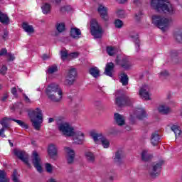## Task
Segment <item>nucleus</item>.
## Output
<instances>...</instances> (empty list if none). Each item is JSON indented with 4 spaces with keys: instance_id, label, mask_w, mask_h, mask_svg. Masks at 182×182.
<instances>
[{
    "instance_id": "e433bc0d",
    "label": "nucleus",
    "mask_w": 182,
    "mask_h": 182,
    "mask_svg": "<svg viewBox=\"0 0 182 182\" xmlns=\"http://www.w3.org/2000/svg\"><path fill=\"white\" fill-rule=\"evenodd\" d=\"M60 55H61V59L63 60H66V59H68V58H70V54H68V51L66 50H62L60 52Z\"/></svg>"
},
{
    "instance_id": "4468645a",
    "label": "nucleus",
    "mask_w": 182,
    "mask_h": 182,
    "mask_svg": "<svg viewBox=\"0 0 182 182\" xmlns=\"http://www.w3.org/2000/svg\"><path fill=\"white\" fill-rule=\"evenodd\" d=\"M13 154L14 156H16L21 161H23L28 167H31V164H29V160L28 159V155H26V152L24 151H21L18 149H15L13 150Z\"/></svg>"
},
{
    "instance_id": "7c9ffc66",
    "label": "nucleus",
    "mask_w": 182,
    "mask_h": 182,
    "mask_svg": "<svg viewBox=\"0 0 182 182\" xmlns=\"http://www.w3.org/2000/svg\"><path fill=\"white\" fill-rule=\"evenodd\" d=\"M0 22L1 23L8 24L9 23V18H8L6 14L0 12Z\"/></svg>"
},
{
    "instance_id": "72a5a7b5",
    "label": "nucleus",
    "mask_w": 182,
    "mask_h": 182,
    "mask_svg": "<svg viewBox=\"0 0 182 182\" xmlns=\"http://www.w3.org/2000/svg\"><path fill=\"white\" fill-rule=\"evenodd\" d=\"M171 129L172 132L175 133L176 137L181 134V129L178 125H173L172 127H171Z\"/></svg>"
},
{
    "instance_id": "338daca9",
    "label": "nucleus",
    "mask_w": 182,
    "mask_h": 182,
    "mask_svg": "<svg viewBox=\"0 0 182 182\" xmlns=\"http://www.w3.org/2000/svg\"><path fill=\"white\" fill-rule=\"evenodd\" d=\"M109 134H114V132L109 131Z\"/></svg>"
},
{
    "instance_id": "603ef678",
    "label": "nucleus",
    "mask_w": 182,
    "mask_h": 182,
    "mask_svg": "<svg viewBox=\"0 0 182 182\" xmlns=\"http://www.w3.org/2000/svg\"><path fill=\"white\" fill-rule=\"evenodd\" d=\"M7 50L5 48H3L0 50V56H4L6 54Z\"/></svg>"
},
{
    "instance_id": "9b49d317",
    "label": "nucleus",
    "mask_w": 182,
    "mask_h": 182,
    "mask_svg": "<svg viewBox=\"0 0 182 182\" xmlns=\"http://www.w3.org/2000/svg\"><path fill=\"white\" fill-rule=\"evenodd\" d=\"M9 120H13V122H15L16 123H17V124H18V126L22 127V129H28L29 127L28 124H25V122H23L22 120H18L15 119L4 117L1 119V122H0V124H1L4 129H8V127H9V124H8Z\"/></svg>"
},
{
    "instance_id": "bf43d9fd",
    "label": "nucleus",
    "mask_w": 182,
    "mask_h": 182,
    "mask_svg": "<svg viewBox=\"0 0 182 182\" xmlns=\"http://www.w3.org/2000/svg\"><path fill=\"white\" fill-rule=\"evenodd\" d=\"M8 38V31H5L3 35V39H6Z\"/></svg>"
},
{
    "instance_id": "3c124183",
    "label": "nucleus",
    "mask_w": 182,
    "mask_h": 182,
    "mask_svg": "<svg viewBox=\"0 0 182 182\" xmlns=\"http://www.w3.org/2000/svg\"><path fill=\"white\" fill-rule=\"evenodd\" d=\"M79 56V53H73L70 54V58H75Z\"/></svg>"
},
{
    "instance_id": "a18cd8bd",
    "label": "nucleus",
    "mask_w": 182,
    "mask_h": 182,
    "mask_svg": "<svg viewBox=\"0 0 182 182\" xmlns=\"http://www.w3.org/2000/svg\"><path fill=\"white\" fill-rule=\"evenodd\" d=\"M143 16V12L142 11H139L137 14H135V19L136 21H139L140 18Z\"/></svg>"
},
{
    "instance_id": "a19ab883",
    "label": "nucleus",
    "mask_w": 182,
    "mask_h": 182,
    "mask_svg": "<svg viewBox=\"0 0 182 182\" xmlns=\"http://www.w3.org/2000/svg\"><path fill=\"white\" fill-rule=\"evenodd\" d=\"M114 25H115V27L120 29V28H122V26H123V21L119 19H117L114 21Z\"/></svg>"
},
{
    "instance_id": "864d4df0",
    "label": "nucleus",
    "mask_w": 182,
    "mask_h": 182,
    "mask_svg": "<svg viewBox=\"0 0 182 182\" xmlns=\"http://www.w3.org/2000/svg\"><path fill=\"white\" fill-rule=\"evenodd\" d=\"M4 133H5V128L0 129V136H1V137H5V134H4Z\"/></svg>"
},
{
    "instance_id": "20e7f679",
    "label": "nucleus",
    "mask_w": 182,
    "mask_h": 182,
    "mask_svg": "<svg viewBox=\"0 0 182 182\" xmlns=\"http://www.w3.org/2000/svg\"><path fill=\"white\" fill-rule=\"evenodd\" d=\"M152 23L157 26L162 32H166L172 23L173 19L170 17H163L159 15H154L151 17Z\"/></svg>"
},
{
    "instance_id": "09e8293b",
    "label": "nucleus",
    "mask_w": 182,
    "mask_h": 182,
    "mask_svg": "<svg viewBox=\"0 0 182 182\" xmlns=\"http://www.w3.org/2000/svg\"><path fill=\"white\" fill-rule=\"evenodd\" d=\"M7 57L9 60H15V55L12 53H8Z\"/></svg>"
},
{
    "instance_id": "f03ea898",
    "label": "nucleus",
    "mask_w": 182,
    "mask_h": 182,
    "mask_svg": "<svg viewBox=\"0 0 182 182\" xmlns=\"http://www.w3.org/2000/svg\"><path fill=\"white\" fill-rule=\"evenodd\" d=\"M46 95L50 102L59 103L63 99V90L57 83H51L46 88Z\"/></svg>"
},
{
    "instance_id": "1a4fd4ad",
    "label": "nucleus",
    "mask_w": 182,
    "mask_h": 182,
    "mask_svg": "<svg viewBox=\"0 0 182 182\" xmlns=\"http://www.w3.org/2000/svg\"><path fill=\"white\" fill-rule=\"evenodd\" d=\"M147 117V112L141 107L135 108L134 110L130 113V120L133 122L134 119H139L143 120Z\"/></svg>"
},
{
    "instance_id": "a878e982",
    "label": "nucleus",
    "mask_w": 182,
    "mask_h": 182,
    "mask_svg": "<svg viewBox=\"0 0 182 182\" xmlns=\"http://www.w3.org/2000/svg\"><path fill=\"white\" fill-rule=\"evenodd\" d=\"M160 141V136L157 133H153L151 136V143L152 146H157Z\"/></svg>"
},
{
    "instance_id": "6ab92c4d",
    "label": "nucleus",
    "mask_w": 182,
    "mask_h": 182,
    "mask_svg": "<svg viewBox=\"0 0 182 182\" xmlns=\"http://www.w3.org/2000/svg\"><path fill=\"white\" fill-rule=\"evenodd\" d=\"M65 153H67V161L68 164H72L75 161V151L68 147L65 148Z\"/></svg>"
},
{
    "instance_id": "052dcab7",
    "label": "nucleus",
    "mask_w": 182,
    "mask_h": 182,
    "mask_svg": "<svg viewBox=\"0 0 182 182\" xmlns=\"http://www.w3.org/2000/svg\"><path fill=\"white\" fill-rule=\"evenodd\" d=\"M47 182H58V181H56V179L53 178H50V179L48 180Z\"/></svg>"
},
{
    "instance_id": "39448f33",
    "label": "nucleus",
    "mask_w": 182,
    "mask_h": 182,
    "mask_svg": "<svg viewBox=\"0 0 182 182\" xmlns=\"http://www.w3.org/2000/svg\"><path fill=\"white\" fill-rule=\"evenodd\" d=\"M28 116L31 121L33 123V126L36 130H40L43 123V115L42 114V110L39 108H36L34 110L30 111L28 112Z\"/></svg>"
},
{
    "instance_id": "473e14b6",
    "label": "nucleus",
    "mask_w": 182,
    "mask_h": 182,
    "mask_svg": "<svg viewBox=\"0 0 182 182\" xmlns=\"http://www.w3.org/2000/svg\"><path fill=\"white\" fill-rule=\"evenodd\" d=\"M0 182H9V178L6 177V172L0 170Z\"/></svg>"
},
{
    "instance_id": "0eeeda50",
    "label": "nucleus",
    "mask_w": 182,
    "mask_h": 182,
    "mask_svg": "<svg viewBox=\"0 0 182 182\" xmlns=\"http://www.w3.org/2000/svg\"><path fill=\"white\" fill-rule=\"evenodd\" d=\"M90 136L93 139L96 144H99V143H101L104 149H109V147L110 146V141L104 137L102 134H98L95 132L94 131H92L90 132Z\"/></svg>"
},
{
    "instance_id": "2f4dec72",
    "label": "nucleus",
    "mask_w": 182,
    "mask_h": 182,
    "mask_svg": "<svg viewBox=\"0 0 182 182\" xmlns=\"http://www.w3.org/2000/svg\"><path fill=\"white\" fill-rule=\"evenodd\" d=\"M151 157H152L151 154H149L147 152V150L142 151L141 159L144 161H149V160H150Z\"/></svg>"
},
{
    "instance_id": "f704fd0d",
    "label": "nucleus",
    "mask_w": 182,
    "mask_h": 182,
    "mask_svg": "<svg viewBox=\"0 0 182 182\" xmlns=\"http://www.w3.org/2000/svg\"><path fill=\"white\" fill-rule=\"evenodd\" d=\"M107 53H108L109 56H113V55H116V53H117V49L112 46L107 47Z\"/></svg>"
},
{
    "instance_id": "2eb2a0df",
    "label": "nucleus",
    "mask_w": 182,
    "mask_h": 182,
    "mask_svg": "<svg viewBox=\"0 0 182 182\" xmlns=\"http://www.w3.org/2000/svg\"><path fill=\"white\" fill-rule=\"evenodd\" d=\"M76 69L71 68L69 70L66 77H65V85L68 86H72L73 83H75V80H76Z\"/></svg>"
},
{
    "instance_id": "ea45409f",
    "label": "nucleus",
    "mask_w": 182,
    "mask_h": 182,
    "mask_svg": "<svg viewBox=\"0 0 182 182\" xmlns=\"http://www.w3.org/2000/svg\"><path fill=\"white\" fill-rule=\"evenodd\" d=\"M122 159V151H118L115 153L114 161H120Z\"/></svg>"
},
{
    "instance_id": "49530a36",
    "label": "nucleus",
    "mask_w": 182,
    "mask_h": 182,
    "mask_svg": "<svg viewBox=\"0 0 182 182\" xmlns=\"http://www.w3.org/2000/svg\"><path fill=\"white\" fill-rule=\"evenodd\" d=\"M60 11H66L67 12H70V11H72V6H67L63 7L60 9Z\"/></svg>"
},
{
    "instance_id": "7ed1b4c3",
    "label": "nucleus",
    "mask_w": 182,
    "mask_h": 182,
    "mask_svg": "<svg viewBox=\"0 0 182 182\" xmlns=\"http://www.w3.org/2000/svg\"><path fill=\"white\" fill-rule=\"evenodd\" d=\"M151 6L156 12H164L165 14H174V7L166 0H151Z\"/></svg>"
},
{
    "instance_id": "774afa93",
    "label": "nucleus",
    "mask_w": 182,
    "mask_h": 182,
    "mask_svg": "<svg viewBox=\"0 0 182 182\" xmlns=\"http://www.w3.org/2000/svg\"><path fill=\"white\" fill-rule=\"evenodd\" d=\"M181 116H182V107L181 109Z\"/></svg>"
},
{
    "instance_id": "5701e85b",
    "label": "nucleus",
    "mask_w": 182,
    "mask_h": 182,
    "mask_svg": "<svg viewBox=\"0 0 182 182\" xmlns=\"http://www.w3.org/2000/svg\"><path fill=\"white\" fill-rule=\"evenodd\" d=\"M85 157L88 161V163H95V161L96 160V156H95V153L87 151L85 153Z\"/></svg>"
},
{
    "instance_id": "58836bf2",
    "label": "nucleus",
    "mask_w": 182,
    "mask_h": 182,
    "mask_svg": "<svg viewBox=\"0 0 182 182\" xmlns=\"http://www.w3.org/2000/svg\"><path fill=\"white\" fill-rule=\"evenodd\" d=\"M56 28L58 32H63V31H65V23H59L57 24Z\"/></svg>"
},
{
    "instance_id": "37998d69",
    "label": "nucleus",
    "mask_w": 182,
    "mask_h": 182,
    "mask_svg": "<svg viewBox=\"0 0 182 182\" xmlns=\"http://www.w3.org/2000/svg\"><path fill=\"white\" fill-rule=\"evenodd\" d=\"M6 72H8V68L5 65H3L0 69L1 75H6Z\"/></svg>"
},
{
    "instance_id": "4c0bfd02",
    "label": "nucleus",
    "mask_w": 182,
    "mask_h": 182,
    "mask_svg": "<svg viewBox=\"0 0 182 182\" xmlns=\"http://www.w3.org/2000/svg\"><path fill=\"white\" fill-rule=\"evenodd\" d=\"M45 167H46V170L47 173H49L50 174L53 173V166L52 164L47 163V164H46Z\"/></svg>"
},
{
    "instance_id": "9d476101",
    "label": "nucleus",
    "mask_w": 182,
    "mask_h": 182,
    "mask_svg": "<svg viewBox=\"0 0 182 182\" xmlns=\"http://www.w3.org/2000/svg\"><path fill=\"white\" fill-rule=\"evenodd\" d=\"M134 103V100L122 95L116 98V105L119 107H123V106H132Z\"/></svg>"
},
{
    "instance_id": "4d7b16f0",
    "label": "nucleus",
    "mask_w": 182,
    "mask_h": 182,
    "mask_svg": "<svg viewBox=\"0 0 182 182\" xmlns=\"http://www.w3.org/2000/svg\"><path fill=\"white\" fill-rule=\"evenodd\" d=\"M177 55H178V53H177L176 50H174V51H172V52H171V56H172L173 58H174V56H177Z\"/></svg>"
},
{
    "instance_id": "13d9d810",
    "label": "nucleus",
    "mask_w": 182,
    "mask_h": 182,
    "mask_svg": "<svg viewBox=\"0 0 182 182\" xmlns=\"http://www.w3.org/2000/svg\"><path fill=\"white\" fill-rule=\"evenodd\" d=\"M42 58H43V60H47V59H49V55L44 54V55H43Z\"/></svg>"
},
{
    "instance_id": "de8ad7c7",
    "label": "nucleus",
    "mask_w": 182,
    "mask_h": 182,
    "mask_svg": "<svg viewBox=\"0 0 182 182\" xmlns=\"http://www.w3.org/2000/svg\"><path fill=\"white\" fill-rule=\"evenodd\" d=\"M161 77H166V76H168V71L167 70H163L160 73Z\"/></svg>"
},
{
    "instance_id": "79ce46f5",
    "label": "nucleus",
    "mask_w": 182,
    "mask_h": 182,
    "mask_svg": "<svg viewBox=\"0 0 182 182\" xmlns=\"http://www.w3.org/2000/svg\"><path fill=\"white\" fill-rule=\"evenodd\" d=\"M176 39L180 43H182V32H179L176 35Z\"/></svg>"
},
{
    "instance_id": "6e6d98bb",
    "label": "nucleus",
    "mask_w": 182,
    "mask_h": 182,
    "mask_svg": "<svg viewBox=\"0 0 182 182\" xmlns=\"http://www.w3.org/2000/svg\"><path fill=\"white\" fill-rule=\"evenodd\" d=\"M60 1L62 0H51V2L55 4V5H58V4H60Z\"/></svg>"
},
{
    "instance_id": "680f3d73",
    "label": "nucleus",
    "mask_w": 182,
    "mask_h": 182,
    "mask_svg": "<svg viewBox=\"0 0 182 182\" xmlns=\"http://www.w3.org/2000/svg\"><path fill=\"white\" fill-rule=\"evenodd\" d=\"M119 4H124V2H127V0H117Z\"/></svg>"
},
{
    "instance_id": "e2e57ef3",
    "label": "nucleus",
    "mask_w": 182,
    "mask_h": 182,
    "mask_svg": "<svg viewBox=\"0 0 182 182\" xmlns=\"http://www.w3.org/2000/svg\"><path fill=\"white\" fill-rule=\"evenodd\" d=\"M25 100H26V102H27V103H29V102H31V100H29L28 96H25Z\"/></svg>"
},
{
    "instance_id": "bb28decb",
    "label": "nucleus",
    "mask_w": 182,
    "mask_h": 182,
    "mask_svg": "<svg viewBox=\"0 0 182 182\" xmlns=\"http://www.w3.org/2000/svg\"><path fill=\"white\" fill-rule=\"evenodd\" d=\"M158 112L162 114H168L171 112V109L167 105H161L158 107Z\"/></svg>"
},
{
    "instance_id": "dca6fc26",
    "label": "nucleus",
    "mask_w": 182,
    "mask_h": 182,
    "mask_svg": "<svg viewBox=\"0 0 182 182\" xmlns=\"http://www.w3.org/2000/svg\"><path fill=\"white\" fill-rule=\"evenodd\" d=\"M107 7L105 6L102 4H100L97 9V11L100 15L102 19H103V21H105V22H107V21H109V14H107Z\"/></svg>"
},
{
    "instance_id": "ddd939ff",
    "label": "nucleus",
    "mask_w": 182,
    "mask_h": 182,
    "mask_svg": "<svg viewBox=\"0 0 182 182\" xmlns=\"http://www.w3.org/2000/svg\"><path fill=\"white\" fill-rule=\"evenodd\" d=\"M32 161L37 171H38V173H42V171H43V169L42 168V161L41 160V157L39 156V154H38V152L36 151L33 152Z\"/></svg>"
},
{
    "instance_id": "f8f14e48",
    "label": "nucleus",
    "mask_w": 182,
    "mask_h": 182,
    "mask_svg": "<svg viewBox=\"0 0 182 182\" xmlns=\"http://www.w3.org/2000/svg\"><path fill=\"white\" fill-rule=\"evenodd\" d=\"M161 166H163V161L156 163L151 168H149V176L152 178L159 177V176H160V173L161 171Z\"/></svg>"
},
{
    "instance_id": "f3484780",
    "label": "nucleus",
    "mask_w": 182,
    "mask_h": 182,
    "mask_svg": "<svg viewBox=\"0 0 182 182\" xmlns=\"http://www.w3.org/2000/svg\"><path fill=\"white\" fill-rule=\"evenodd\" d=\"M139 96L144 100H150V95L149 94V86L144 85L139 90Z\"/></svg>"
},
{
    "instance_id": "4be33fe9",
    "label": "nucleus",
    "mask_w": 182,
    "mask_h": 182,
    "mask_svg": "<svg viewBox=\"0 0 182 182\" xmlns=\"http://www.w3.org/2000/svg\"><path fill=\"white\" fill-rule=\"evenodd\" d=\"M114 69V64L113 63H107L105 66V74L107 76L112 77L113 76V70Z\"/></svg>"
},
{
    "instance_id": "393cba45",
    "label": "nucleus",
    "mask_w": 182,
    "mask_h": 182,
    "mask_svg": "<svg viewBox=\"0 0 182 182\" xmlns=\"http://www.w3.org/2000/svg\"><path fill=\"white\" fill-rule=\"evenodd\" d=\"M90 75L92 76V77H95V79L99 77L100 76V70L97 67H92L90 68Z\"/></svg>"
},
{
    "instance_id": "423d86ee",
    "label": "nucleus",
    "mask_w": 182,
    "mask_h": 182,
    "mask_svg": "<svg viewBox=\"0 0 182 182\" xmlns=\"http://www.w3.org/2000/svg\"><path fill=\"white\" fill-rule=\"evenodd\" d=\"M90 31L91 35H92L95 39L101 38L103 35V28H102V26L99 25L97 21L95 18L90 21Z\"/></svg>"
},
{
    "instance_id": "f257e3e1",
    "label": "nucleus",
    "mask_w": 182,
    "mask_h": 182,
    "mask_svg": "<svg viewBox=\"0 0 182 182\" xmlns=\"http://www.w3.org/2000/svg\"><path fill=\"white\" fill-rule=\"evenodd\" d=\"M58 130L66 137H72L75 144H82L85 141V134L82 131L75 132V129L68 122H62L58 125Z\"/></svg>"
},
{
    "instance_id": "69168bd1",
    "label": "nucleus",
    "mask_w": 182,
    "mask_h": 182,
    "mask_svg": "<svg viewBox=\"0 0 182 182\" xmlns=\"http://www.w3.org/2000/svg\"><path fill=\"white\" fill-rule=\"evenodd\" d=\"M126 130H127L128 132L132 130V129L129 127H126Z\"/></svg>"
},
{
    "instance_id": "cd10ccee",
    "label": "nucleus",
    "mask_w": 182,
    "mask_h": 182,
    "mask_svg": "<svg viewBox=\"0 0 182 182\" xmlns=\"http://www.w3.org/2000/svg\"><path fill=\"white\" fill-rule=\"evenodd\" d=\"M130 37L134 40L135 43L136 50L139 51V48H140V40H139V35L137 33L131 34Z\"/></svg>"
},
{
    "instance_id": "b1692460",
    "label": "nucleus",
    "mask_w": 182,
    "mask_h": 182,
    "mask_svg": "<svg viewBox=\"0 0 182 182\" xmlns=\"http://www.w3.org/2000/svg\"><path fill=\"white\" fill-rule=\"evenodd\" d=\"M22 28L23 31H25V32L28 33V35H31V33H33V32H35L33 26L32 25H29V23L26 22L23 23Z\"/></svg>"
},
{
    "instance_id": "c756f323",
    "label": "nucleus",
    "mask_w": 182,
    "mask_h": 182,
    "mask_svg": "<svg viewBox=\"0 0 182 182\" xmlns=\"http://www.w3.org/2000/svg\"><path fill=\"white\" fill-rule=\"evenodd\" d=\"M51 8L52 6H50V4L45 3L41 6L43 14H44V15H48V14L50 13Z\"/></svg>"
},
{
    "instance_id": "5fc2aeb1",
    "label": "nucleus",
    "mask_w": 182,
    "mask_h": 182,
    "mask_svg": "<svg viewBox=\"0 0 182 182\" xmlns=\"http://www.w3.org/2000/svg\"><path fill=\"white\" fill-rule=\"evenodd\" d=\"M9 96H8V94H5L2 98H1V100L2 102H5L6 100V99H8Z\"/></svg>"
},
{
    "instance_id": "c03bdc74",
    "label": "nucleus",
    "mask_w": 182,
    "mask_h": 182,
    "mask_svg": "<svg viewBox=\"0 0 182 182\" xmlns=\"http://www.w3.org/2000/svg\"><path fill=\"white\" fill-rule=\"evenodd\" d=\"M117 15L119 18H124V11L123 10H118L117 11Z\"/></svg>"
},
{
    "instance_id": "412c9836",
    "label": "nucleus",
    "mask_w": 182,
    "mask_h": 182,
    "mask_svg": "<svg viewBox=\"0 0 182 182\" xmlns=\"http://www.w3.org/2000/svg\"><path fill=\"white\" fill-rule=\"evenodd\" d=\"M70 35L73 39H80V38H82V31L77 28H72L70 31Z\"/></svg>"
},
{
    "instance_id": "8fccbe9b",
    "label": "nucleus",
    "mask_w": 182,
    "mask_h": 182,
    "mask_svg": "<svg viewBox=\"0 0 182 182\" xmlns=\"http://www.w3.org/2000/svg\"><path fill=\"white\" fill-rule=\"evenodd\" d=\"M16 92H18V90H16V87L11 88V92L12 93V95H14V96H17Z\"/></svg>"
},
{
    "instance_id": "aec40b11",
    "label": "nucleus",
    "mask_w": 182,
    "mask_h": 182,
    "mask_svg": "<svg viewBox=\"0 0 182 182\" xmlns=\"http://www.w3.org/2000/svg\"><path fill=\"white\" fill-rule=\"evenodd\" d=\"M48 153L50 159H53L55 160L56 159V156H58V149H56V146L54 144H50L48 146Z\"/></svg>"
},
{
    "instance_id": "c85d7f7f",
    "label": "nucleus",
    "mask_w": 182,
    "mask_h": 182,
    "mask_svg": "<svg viewBox=\"0 0 182 182\" xmlns=\"http://www.w3.org/2000/svg\"><path fill=\"white\" fill-rule=\"evenodd\" d=\"M119 82L122 83V86H127V85H129V77L124 73H121Z\"/></svg>"
},
{
    "instance_id": "c9c22d12",
    "label": "nucleus",
    "mask_w": 182,
    "mask_h": 182,
    "mask_svg": "<svg viewBox=\"0 0 182 182\" xmlns=\"http://www.w3.org/2000/svg\"><path fill=\"white\" fill-rule=\"evenodd\" d=\"M55 72H58V65H53L48 67V73H49L50 75H52V73H55Z\"/></svg>"
},
{
    "instance_id": "a211bd4d",
    "label": "nucleus",
    "mask_w": 182,
    "mask_h": 182,
    "mask_svg": "<svg viewBox=\"0 0 182 182\" xmlns=\"http://www.w3.org/2000/svg\"><path fill=\"white\" fill-rule=\"evenodd\" d=\"M114 120L118 126H124L126 124V118L119 113L114 114Z\"/></svg>"
},
{
    "instance_id": "0e129e2a",
    "label": "nucleus",
    "mask_w": 182,
    "mask_h": 182,
    "mask_svg": "<svg viewBox=\"0 0 182 182\" xmlns=\"http://www.w3.org/2000/svg\"><path fill=\"white\" fill-rule=\"evenodd\" d=\"M53 118H49L48 119V123H52L53 122Z\"/></svg>"
},
{
    "instance_id": "6e6552de",
    "label": "nucleus",
    "mask_w": 182,
    "mask_h": 182,
    "mask_svg": "<svg viewBox=\"0 0 182 182\" xmlns=\"http://www.w3.org/2000/svg\"><path fill=\"white\" fill-rule=\"evenodd\" d=\"M116 63L117 65L122 66V68H124V69H129L132 66L130 58L124 54L117 55Z\"/></svg>"
}]
</instances>
